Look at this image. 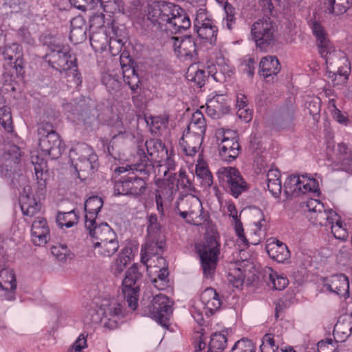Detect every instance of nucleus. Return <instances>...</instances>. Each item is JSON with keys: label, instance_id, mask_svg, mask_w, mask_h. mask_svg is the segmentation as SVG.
<instances>
[{"label": "nucleus", "instance_id": "20e7f679", "mask_svg": "<svg viewBox=\"0 0 352 352\" xmlns=\"http://www.w3.org/2000/svg\"><path fill=\"white\" fill-rule=\"evenodd\" d=\"M68 120L85 129H91L96 120V107L86 102L85 97L72 100L63 105Z\"/></svg>", "mask_w": 352, "mask_h": 352}, {"label": "nucleus", "instance_id": "f257e3e1", "mask_svg": "<svg viewBox=\"0 0 352 352\" xmlns=\"http://www.w3.org/2000/svg\"><path fill=\"white\" fill-rule=\"evenodd\" d=\"M137 154L140 157L137 163L115 168L113 175L114 195L139 198L145 193L154 164L145 155L144 148H138Z\"/></svg>", "mask_w": 352, "mask_h": 352}, {"label": "nucleus", "instance_id": "0eeeda50", "mask_svg": "<svg viewBox=\"0 0 352 352\" xmlns=\"http://www.w3.org/2000/svg\"><path fill=\"white\" fill-rule=\"evenodd\" d=\"M220 186L234 198L248 190V184L235 167H221L217 172Z\"/></svg>", "mask_w": 352, "mask_h": 352}, {"label": "nucleus", "instance_id": "39448f33", "mask_svg": "<svg viewBox=\"0 0 352 352\" xmlns=\"http://www.w3.org/2000/svg\"><path fill=\"white\" fill-rule=\"evenodd\" d=\"M277 31V25L270 17H263L254 22L251 27V35L256 49L262 52L272 49Z\"/></svg>", "mask_w": 352, "mask_h": 352}, {"label": "nucleus", "instance_id": "052dcab7", "mask_svg": "<svg viewBox=\"0 0 352 352\" xmlns=\"http://www.w3.org/2000/svg\"><path fill=\"white\" fill-rule=\"evenodd\" d=\"M241 65L244 67L243 72L249 78L252 79L254 76L255 69L257 65L254 58L250 56L245 57L241 62Z\"/></svg>", "mask_w": 352, "mask_h": 352}, {"label": "nucleus", "instance_id": "4468645a", "mask_svg": "<svg viewBox=\"0 0 352 352\" xmlns=\"http://www.w3.org/2000/svg\"><path fill=\"white\" fill-rule=\"evenodd\" d=\"M179 6L166 1H156L149 5L147 10V18L154 25H166L170 21V17L177 11Z\"/></svg>", "mask_w": 352, "mask_h": 352}, {"label": "nucleus", "instance_id": "bf43d9fd", "mask_svg": "<svg viewBox=\"0 0 352 352\" xmlns=\"http://www.w3.org/2000/svg\"><path fill=\"white\" fill-rule=\"evenodd\" d=\"M316 45L321 57L325 59L326 62L328 63L331 52V45L329 39L327 38L316 41Z\"/></svg>", "mask_w": 352, "mask_h": 352}, {"label": "nucleus", "instance_id": "dca6fc26", "mask_svg": "<svg viewBox=\"0 0 352 352\" xmlns=\"http://www.w3.org/2000/svg\"><path fill=\"white\" fill-rule=\"evenodd\" d=\"M103 316V326L110 330L117 329L126 316L124 305L117 300H112L100 307Z\"/></svg>", "mask_w": 352, "mask_h": 352}, {"label": "nucleus", "instance_id": "5fc2aeb1", "mask_svg": "<svg viewBox=\"0 0 352 352\" xmlns=\"http://www.w3.org/2000/svg\"><path fill=\"white\" fill-rule=\"evenodd\" d=\"M236 107L238 109L237 113L239 118H242V112L244 111L245 115L243 116L244 120L248 122L252 119V113L248 108V100L247 97L243 94H238L236 96Z\"/></svg>", "mask_w": 352, "mask_h": 352}, {"label": "nucleus", "instance_id": "f8f14e48", "mask_svg": "<svg viewBox=\"0 0 352 352\" xmlns=\"http://www.w3.org/2000/svg\"><path fill=\"white\" fill-rule=\"evenodd\" d=\"M217 138L218 140H221L219 144V155L221 159L227 162L234 160L241 150L236 133L228 129L219 133Z\"/></svg>", "mask_w": 352, "mask_h": 352}, {"label": "nucleus", "instance_id": "a211bd4d", "mask_svg": "<svg viewBox=\"0 0 352 352\" xmlns=\"http://www.w3.org/2000/svg\"><path fill=\"white\" fill-rule=\"evenodd\" d=\"M296 105L292 100H286L280 107L278 116L272 122V129L280 131L289 129L294 126Z\"/></svg>", "mask_w": 352, "mask_h": 352}, {"label": "nucleus", "instance_id": "338daca9", "mask_svg": "<svg viewBox=\"0 0 352 352\" xmlns=\"http://www.w3.org/2000/svg\"><path fill=\"white\" fill-rule=\"evenodd\" d=\"M161 226L158 223V218L156 214H151L148 217L147 232L149 235H156L160 233Z\"/></svg>", "mask_w": 352, "mask_h": 352}, {"label": "nucleus", "instance_id": "37998d69", "mask_svg": "<svg viewBox=\"0 0 352 352\" xmlns=\"http://www.w3.org/2000/svg\"><path fill=\"white\" fill-rule=\"evenodd\" d=\"M78 218L75 210L67 212H59L56 215V222L61 228H69L78 223Z\"/></svg>", "mask_w": 352, "mask_h": 352}, {"label": "nucleus", "instance_id": "774afa93", "mask_svg": "<svg viewBox=\"0 0 352 352\" xmlns=\"http://www.w3.org/2000/svg\"><path fill=\"white\" fill-rule=\"evenodd\" d=\"M87 335L81 333L75 342L71 345L68 352H82V349L87 348Z\"/></svg>", "mask_w": 352, "mask_h": 352}, {"label": "nucleus", "instance_id": "f03ea898", "mask_svg": "<svg viewBox=\"0 0 352 352\" xmlns=\"http://www.w3.org/2000/svg\"><path fill=\"white\" fill-rule=\"evenodd\" d=\"M4 60L2 79L6 89L16 91V86L23 82L25 73V61L22 46L17 43L6 45L3 48Z\"/></svg>", "mask_w": 352, "mask_h": 352}, {"label": "nucleus", "instance_id": "2eb2a0df", "mask_svg": "<svg viewBox=\"0 0 352 352\" xmlns=\"http://www.w3.org/2000/svg\"><path fill=\"white\" fill-rule=\"evenodd\" d=\"M22 152L21 148L15 145H10L0 155V175L11 177L19 170V164Z\"/></svg>", "mask_w": 352, "mask_h": 352}, {"label": "nucleus", "instance_id": "bb28decb", "mask_svg": "<svg viewBox=\"0 0 352 352\" xmlns=\"http://www.w3.org/2000/svg\"><path fill=\"white\" fill-rule=\"evenodd\" d=\"M203 141V137L184 131L179 145L186 155L193 157L199 152Z\"/></svg>", "mask_w": 352, "mask_h": 352}, {"label": "nucleus", "instance_id": "a19ab883", "mask_svg": "<svg viewBox=\"0 0 352 352\" xmlns=\"http://www.w3.org/2000/svg\"><path fill=\"white\" fill-rule=\"evenodd\" d=\"M228 339L221 332H214L210 336L208 352H223Z\"/></svg>", "mask_w": 352, "mask_h": 352}, {"label": "nucleus", "instance_id": "09e8293b", "mask_svg": "<svg viewBox=\"0 0 352 352\" xmlns=\"http://www.w3.org/2000/svg\"><path fill=\"white\" fill-rule=\"evenodd\" d=\"M90 44L96 51L103 50L107 43V36L103 31H94L89 36Z\"/></svg>", "mask_w": 352, "mask_h": 352}, {"label": "nucleus", "instance_id": "f3484780", "mask_svg": "<svg viewBox=\"0 0 352 352\" xmlns=\"http://www.w3.org/2000/svg\"><path fill=\"white\" fill-rule=\"evenodd\" d=\"M337 212L331 208H326L324 206H318V210L311 214H307V217L309 221L314 226H320L327 228V230L331 229L333 236L338 239L344 240L346 233L342 230V235H336V231H333V220L336 218Z\"/></svg>", "mask_w": 352, "mask_h": 352}, {"label": "nucleus", "instance_id": "8fccbe9b", "mask_svg": "<svg viewBox=\"0 0 352 352\" xmlns=\"http://www.w3.org/2000/svg\"><path fill=\"white\" fill-rule=\"evenodd\" d=\"M101 82L111 94L118 91L121 87V82L118 80V78L109 74H102Z\"/></svg>", "mask_w": 352, "mask_h": 352}, {"label": "nucleus", "instance_id": "e433bc0d", "mask_svg": "<svg viewBox=\"0 0 352 352\" xmlns=\"http://www.w3.org/2000/svg\"><path fill=\"white\" fill-rule=\"evenodd\" d=\"M0 125L8 133L14 131L13 121L10 108L6 104L3 97L0 96Z\"/></svg>", "mask_w": 352, "mask_h": 352}, {"label": "nucleus", "instance_id": "5701e85b", "mask_svg": "<svg viewBox=\"0 0 352 352\" xmlns=\"http://www.w3.org/2000/svg\"><path fill=\"white\" fill-rule=\"evenodd\" d=\"M19 204L23 214L28 217H33L37 214L41 206L40 201L36 200L32 195V188L29 185L23 188V192L19 196Z\"/></svg>", "mask_w": 352, "mask_h": 352}, {"label": "nucleus", "instance_id": "473e14b6", "mask_svg": "<svg viewBox=\"0 0 352 352\" xmlns=\"http://www.w3.org/2000/svg\"><path fill=\"white\" fill-rule=\"evenodd\" d=\"M175 191L173 183L168 180L163 181L157 185V188L155 190V199L159 212H163V201H172Z\"/></svg>", "mask_w": 352, "mask_h": 352}, {"label": "nucleus", "instance_id": "4be33fe9", "mask_svg": "<svg viewBox=\"0 0 352 352\" xmlns=\"http://www.w3.org/2000/svg\"><path fill=\"white\" fill-rule=\"evenodd\" d=\"M331 166L333 170L352 174V149L345 143L338 144L336 160L331 163Z\"/></svg>", "mask_w": 352, "mask_h": 352}, {"label": "nucleus", "instance_id": "e2e57ef3", "mask_svg": "<svg viewBox=\"0 0 352 352\" xmlns=\"http://www.w3.org/2000/svg\"><path fill=\"white\" fill-rule=\"evenodd\" d=\"M86 30L87 28H70V41L74 45L83 42L87 38Z\"/></svg>", "mask_w": 352, "mask_h": 352}, {"label": "nucleus", "instance_id": "393cba45", "mask_svg": "<svg viewBox=\"0 0 352 352\" xmlns=\"http://www.w3.org/2000/svg\"><path fill=\"white\" fill-rule=\"evenodd\" d=\"M50 228L47 220L43 217H37L32 224L31 235L35 245L43 246L50 239Z\"/></svg>", "mask_w": 352, "mask_h": 352}, {"label": "nucleus", "instance_id": "9d476101", "mask_svg": "<svg viewBox=\"0 0 352 352\" xmlns=\"http://www.w3.org/2000/svg\"><path fill=\"white\" fill-rule=\"evenodd\" d=\"M142 274L137 264H133L126 272L122 283V292L129 307L135 311L138 307L140 285L138 283Z\"/></svg>", "mask_w": 352, "mask_h": 352}, {"label": "nucleus", "instance_id": "9b49d317", "mask_svg": "<svg viewBox=\"0 0 352 352\" xmlns=\"http://www.w3.org/2000/svg\"><path fill=\"white\" fill-rule=\"evenodd\" d=\"M173 50L176 56L183 62H195L198 59V45L192 35L173 36Z\"/></svg>", "mask_w": 352, "mask_h": 352}, {"label": "nucleus", "instance_id": "a878e982", "mask_svg": "<svg viewBox=\"0 0 352 352\" xmlns=\"http://www.w3.org/2000/svg\"><path fill=\"white\" fill-rule=\"evenodd\" d=\"M144 148L145 155L153 164V161H158L164 157V155H168V150L160 139L150 138L147 140L144 147L141 145L138 146V148Z\"/></svg>", "mask_w": 352, "mask_h": 352}, {"label": "nucleus", "instance_id": "603ef678", "mask_svg": "<svg viewBox=\"0 0 352 352\" xmlns=\"http://www.w3.org/2000/svg\"><path fill=\"white\" fill-rule=\"evenodd\" d=\"M129 251V249L124 248L119 253L113 267V273L116 276L120 274L130 262L131 258L127 255Z\"/></svg>", "mask_w": 352, "mask_h": 352}, {"label": "nucleus", "instance_id": "cd10ccee", "mask_svg": "<svg viewBox=\"0 0 352 352\" xmlns=\"http://www.w3.org/2000/svg\"><path fill=\"white\" fill-rule=\"evenodd\" d=\"M0 288L6 292L4 299H15L16 280L14 272L12 269L3 268L0 270Z\"/></svg>", "mask_w": 352, "mask_h": 352}, {"label": "nucleus", "instance_id": "423d86ee", "mask_svg": "<svg viewBox=\"0 0 352 352\" xmlns=\"http://www.w3.org/2000/svg\"><path fill=\"white\" fill-rule=\"evenodd\" d=\"M200 259L204 276L212 278L214 274L220 254V244L212 235L205 237L204 241L195 246Z\"/></svg>", "mask_w": 352, "mask_h": 352}, {"label": "nucleus", "instance_id": "49530a36", "mask_svg": "<svg viewBox=\"0 0 352 352\" xmlns=\"http://www.w3.org/2000/svg\"><path fill=\"white\" fill-rule=\"evenodd\" d=\"M52 254L57 261L61 263H65L67 259H72L74 254L65 244H58L51 248Z\"/></svg>", "mask_w": 352, "mask_h": 352}, {"label": "nucleus", "instance_id": "6e6552de", "mask_svg": "<svg viewBox=\"0 0 352 352\" xmlns=\"http://www.w3.org/2000/svg\"><path fill=\"white\" fill-rule=\"evenodd\" d=\"M283 188L286 195H299L300 193L307 192H312L317 197L320 195L318 180L307 173L300 175H289L284 183Z\"/></svg>", "mask_w": 352, "mask_h": 352}, {"label": "nucleus", "instance_id": "aec40b11", "mask_svg": "<svg viewBox=\"0 0 352 352\" xmlns=\"http://www.w3.org/2000/svg\"><path fill=\"white\" fill-rule=\"evenodd\" d=\"M230 111V100L226 95L216 94L206 102V114L212 119H219Z\"/></svg>", "mask_w": 352, "mask_h": 352}, {"label": "nucleus", "instance_id": "13d9d810", "mask_svg": "<svg viewBox=\"0 0 352 352\" xmlns=\"http://www.w3.org/2000/svg\"><path fill=\"white\" fill-rule=\"evenodd\" d=\"M261 341L262 343L259 347L260 352H277L278 346L275 344L273 334H265Z\"/></svg>", "mask_w": 352, "mask_h": 352}, {"label": "nucleus", "instance_id": "2f4dec72", "mask_svg": "<svg viewBox=\"0 0 352 352\" xmlns=\"http://www.w3.org/2000/svg\"><path fill=\"white\" fill-rule=\"evenodd\" d=\"M201 43L214 47L217 44L218 28L214 21L203 23L197 27H193Z\"/></svg>", "mask_w": 352, "mask_h": 352}, {"label": "nucleus", "instance_id": "4c0bfd02", "mask_svg": "<svg viewBox=\"0 0 352 352\" xmlns=\"http://www.w3.org/2000/svg\"><path fill=\"white\" fill-rule=\"evenodd\" d=\"M266 250L269 256L277 263H283L290 258V251L286 244L280 246L267 245Z\"/></svg>", "mask_w": 352, "mask_h": 352}, {"label": "nucleus", "instance_id": "ea45409f", "mask_svg": "<svg viewBox=\"0 0 352 352\" xmlns=\"http://www.w3.org/2000/svg\"><path fill=\"white\" fill-rule=\"evenodd\" d=\"M34 165V173L37 180L38 189L39 191H44L46 186V180L47 177V162L37 157L36 161H32Z\"/></svg>", "mask_w": 352, "mask_h": 352}, {"label": "nucleus", "instance_id": "69168bd1", "mask_svg": "<svg viewBox=\"0 0 352 352\" xmlns=\"http://www.w3.org/2000/svg\"><path fill=\"white\" fill-rule=\"evenodd\" d=\"M151 120V131L152 133H157L162 128H166L168 124V116H152Z\"/></svg>", "mask_w": 352, "mask_h": 352}, {"label": "nucleus", "instance_id": "0e129e2a", "mask_svg": "<svg viewBox=\"0 0 352 352\" xmlns=\"http://www.w3.org/2000/svg\"><path fill=\"white\" fill-rule=\"evenodd\" d=\"M352 333V327L350 324L346 328L343 324H336L333 329V336L338 337L340 340L338 342L345 341Z\"/></svg>", "mask_w": 352, "mask_h": 352}, {"label": "nucleus", "instance_id": "de8ad7c7", "mask_svg": "<svg viewBox=\"0 0 352 352\" xmlns=\"http://www.w3.org/2000/svg\"><path fill=\"white\" fill-rule=\"evenodd\" d=\"M69 3L78 10L85 11L87 9H93L100 3V6L105 10L106 3L111 2V0H69ZM115 2V0H113Z\"/></svg>", "mask_w": 352, "mask_h": 352}, {"label": "nucleus", "instance_id": "a18cd8bd", "mask_svg": "<svg viewBox=\"0 0 352 352\" xmlns=\"http://www.w3.org/2000/svg\"><path fill=\"white\" fill-rule=\"evenodd\" d=\"M123 80L133 92H135L141 85L142 80L135 67L122 71Z\"/></svg>", "mask_w": 352, "mask_h": 352}, {"label": "nucleus", "instance_id": "7ed1b4c3", "mask_svg": "<svg viewBox=\"0 0 352 352\" xmlns=\"http://www.w3.org/2000/svg\"><path fill=\"white\" fill-rule=\"evenodd\" d=\"M173 301L162 294L153 296L151 300L143 298L140 302L142 315L149 317L162 327L168 328L173 313Z\"/></svg>", "mask_w": 352, "mask_h": 352}, {"label": "nucleus", "instance_id": "412c9836", "mask_svg": "<svg viewBox=\"0 0 352 352\" xmlns=\"http://www.w3.org/2000/svg\"><path fill=\"white\" fill-rule=\"evenodd\" d=\"M89 230L90 236L97 240L93 241V246L97 248V246L106 241H111L117 239V234L107 224V223H101L100 224H94L92 226H85Z\"/></svg>", "mask_w": 352, "mask_h": 352}, {"label": "nucleus", "instance_id": "4d7b16f0", "mask_svg": "<svg viewBox=\"0 0 352 352\" xmlns=\"http://www.w3.org/2000/svg\"><path fill=\"white\" fill-rule=\"evenodd\" d=\"M98 253L103 256L110 257L113 256L118 250L119 244L118 239L113 240L111 241H106L101 243L99 246H97Z\"/></svg>", "mask_w": 352, "mask_h": 352}, {"label": "nucleus", "instance_id": "f704fd0d", "mask_svg": "<svg viewBox=\"0 0 352 352\" xmlns=\"http://www.w3.org/2000/svg\"><path fill=\"white\" fill-rule=\"evenodd\" d=\"M351 4L352 0H323L324 12L336 16L344 14Z\"/></svg>", "mask_w": 352, "mask_h": 352}, {"label": "nucleus", "instance_id": "6ab92c4d", "mask_svg": "<svg viewBox=\"0 0 352 352\" xmlns=\"http://www.w3.org/2000/svg\"><path fill=\"white\" fill-rule=\"evenodd\" d=\"M38 148L52 159L58 158L64 152L65 146L58 133H52L39 138Z\"/></svg>", "mask_w": 352, "mask_h": 352}, {"label": "nucleus", "instance_id": "6e6d98bb", "mask_svg": "<svg viewBox=\"0 0 352 352\" xmlns=\"http://www.w3.org/2000/svg\"><path fill=\"white\" fill-rule=\"evenodd\" d=\"M195 173L198 178L201 179V184L204 186L210 187L213 184L212 173L206 166H197Z\"/></svg>", "mask_w": 352, "mask_h": 352}, {"label": "nucleus", "instance_id": "c9c22d12", "mask_svg": "<svg viewBox=\"0 0 352 352\" xmlns=\"http://www.w3.org/2000/svg\"><path fill=\"white\" fill-rule=\"evenodd\" d=\"M206 124L204 116L197 110L192 116L190 122L184 131L204 138Z\"/></svg>", "mask_w": 352, "mask_h": 352}, {"label": "nucleus", "instance_id": "c03bdc74", "mask_svg": "<svg viewBox=\"0 0 352 352\" xmlns=\"http://www.w3.org/2000/svg\"><path fill=\"white\" fill-rule=\"evenodd\" d=\"M333 294L339 296L349 294V282L346 276L344 274L333 276Z\"/></svg>", "mask_w": 352, "mask_h": 352}, {"label": "nucleus", "instance_id": "c756f323", "mask_svg": "<svg viewBox=\"0 0 352 352\" xmlns=\"http://www.w3.org/2000/svg\"><path fill=\"white\" fill-rule=\"evenodd\" d=\"M191 25L190 20L185 10L179 6L170 17V21L166 25V30L171 34H178L188 30Z\"/></svg>", "mask_w": 352, "mask_h": 352}, {"label": "nucleus", "instance_id": "72a5a7b5", "mask_svg": "<svg viewBox=\"0 0 352 352\" xmlns=\"http://www.w3.org/2000/svg\"><path fill=\"white\" fill-rule=\"evenodd\" d=\"M102 206L103 200L97 195L91 196L85 201V226H92L94 224H96V219Z\"/></svg>", "mask_w": 352, "mask_h": 352}, {"label": "nucleus", "instance_id": "b1692460", "mask_svg": "<svg viewBox=\"0 0 352 352\" xmlns=\"http://www.w3.org/2000/svg\"><path fill=\"white\" fill-rule=\"evenodd\" d=\"M280 69V63L276 56L263 57L258 65V74L263 77L267 82H274V78Z\"/></svg>", "mask_w": 352, "mask_h": 352}, {"label": "nucleus", "instance_id": "58836bf2", "mask_svg": "<svg viewBox=\"0 0 352 352\" xmlns=\"http://www.w3.org/2000/svg\"><path fill=\"white\" fill-rule=\"evenodd\" d=\"M265 276H268L269 285H272V288L275 290L281 291L288 285L289 280L284 274H279L272 267H267L265 270Z\"/></svg>", "mask_w": 352, "mask_h": 352}, {"label": "nucleus", "instance_id": "ddd939ff", "mask_svg": "<svg viewBox=\"0 0 352 352\" xmlns=\"http://www.w3.org/2000/svg\"><path fill=\"white\" fill-rule=\"evenodd\" d=\"M84 152L85 154L79 156L74 164L78 177L82 181L91 177L99 167L98 157L93 148L85 145Z\"/></svg>", "mask_w": 352, "mask_h": 352}, {"label": "nucleus", "instance_id": "3c124183", "mask_svg": "<svg viewBox=\"0 0 352 352\" xmlns=\"http://www.w3.org/2000/svg\"><path fill=\"white\" fill-rule=\"evenodd\" d=\"M256 346L252 340L242 338L234 344L230 352H256Z\"/></svg>", "mask_w": 352, "mask_h": 352}, {"label": "nucleus", "instance_id": "7c9ffc66", "mask_svg": "<svg viewBox=\"0 0 352 352\" xmlns=\"http://www.w3.org/2000/svg\"><path fill=\"white\" fill-rule=\"evenodd\" d=\"M200 299L204 306L205 314L207 316H211L218 311L222 304L219 294L212 288H206L200 296Z\"/></svg>", "mask_w": 352, "mask_h": 352}, {"label": "nucleus", "instance_id": "1a4fd4ad", "mask_svg": "<svg viewBox=\"0 0 352 352\" xmlns=\"http://www.w3.org/2000/svg\"><path fill=\"white\" fill-rule=\"evenodd\" d=\"M43 60L50 67L60 74H67L72 69L76 67L78 62L76 54L67 44L56 52L46 53Z\"/></svg>", "mask_w": 352, "mask_h": 352}, {"label": "nucleus", "instance_id": "864d4df0", "mask_svg": "<svg viewBox=\"0 0 352 352\" xmlns=\"http://www.w3.org/2000/svg\"><path fill=\"white\" fill-rule=\"evenodd\" d=\"M164 244L162 241H152L147 243L144 248H142V252L144 249V254L148 256H161L164 252Z\"/></svg>", "mask_w": 352, "mask_h": 352}, {"label": "nucleus", "instance_id": "680f3d73", "mask_svg": "<svg viewBox=\"0 0 352 352\" xmlns=\"http://www.w3.org/2000/svg\"><path fill=\"white\" fill-rule=\"evenodd\" d=\"M309 25L311 27L312 34L315 36L316 41L327 38V33L320 22L311 19L309 22Z\"/></svg>", "mask_w": 352, "mask_h": 352}, {"label": "nucleus", "instance_id": "c85d7f7f", "mask_svg": "<svg viewBox=\"0 0 352 352\" xmlns=\"http://www.w3.org/2000/svg\"><path fill=\"white\" fill-rule=\"evenodd\" d=\"M200 65L199 63L198 64L195 63L189 67L186 73L188 80L194 82L195 85L199 88H201L205 85L209 76H212L215 79L212 74L213 69H215L214 65L208 66L207 74L204 68L199 67Z\"/></svg>", "mask_w": 352, "mask_h": 352}, {"label": "nucleus", "instance_id": "79ce46f5", "mask_svg": "<svg viewBox=\"0 0 352 352\" xmlns=\"http://www.w3.org/2000/svg\"><path fill=\"white\" fill-rule=\"evenodd\" d=\"M39 41L43 46L47 47L49 50L48 53L56 52L66 45L63 43L58 38L51 34H41Z\"/></svg>", "mask_w": 352, "mask_h": 352}]
</instances>
